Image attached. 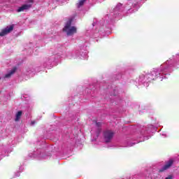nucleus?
I'll return each instance as SVG.
<instances>
[{
  "label": "nucleus",
  "mask_w": 179,
  "mask_h": 179,
  "mask_svg": "<svg viewBox=\"0 0 179 179\" xmlns=\"http://www.w3.org/2000/svg\"><path fill=\"white\" fill-rule=\"evenodd\" d=\"M72 22H73L72 18L69 19L63 28V31L66 33L67 36H73V34H76V33H78V29L76 27H71Z\"/></svg>",
  "instance_id": "obj_1"
},
{
  "label": "nucleus",
  "mask_w": 179,
  "mask_h": 179,
  "mask_svg": "<svg viewBox=\"0 0 179 179\" xmlns=\"http://www.w3.org/2000/svg\"><path fill=\"white\" fill-rule=\"evenodd\" d=\"M13 29H15V24H11L5 29H3L0 32V37H3V36H6V34H9V33L13 31Z\"/></svg>",
  "instance_id": "obj_2"
},
{
  "label": "nucleus",
  "mask_w": 179,
  "mask_h": 179,
  "mask_svg": "<svg viewBox=\"0 0 179 179\" xmlns=\"http://www.w3.org/2000/svg\"><path fill=\"white\" fill-rule=\"evenodd\" d=\"M103 136L105 138V142H106V143H108L109 142L111 141V139H113V138L114 137V132L110 130L106 131L103 133Z\"/></svg>",
  "instance_id": "obj_3"
},
{
  "label": "nucleus",
  "mask_w": 179,
  "mask_h": 179,
  "mask_svg": "<svg viewBox=\"0 0 179 179\" xmlns=\"http://www.w3.org/2000/svg\"><path fill=\"white\" fill-rule=\"evenodd\" d=\"M174 164V160L173 159H169L168 162H166L164 164V166L159 169L158 171L159 173H164L166 170H169L171 166Z\"/></svg>",
  "instance_id": "obj_4"
},
{
  "label": "nucleus",
  "mask_w": 179,
  "mask_h": 179,
  "mask_svg": "<svg viewBox=\"0 0 179 179\" xmlns=\"http://www.w3.org/2000/svg\"><path fill=\"white\" fill-rule=\"evenodd\" d=\"M30 8H31V4H24L17 10V12H24V10H29Z\"/></svg>",
  "instance_id": "obj_5"
},
{
  "label": "nucleus",
  "mask_w": 179,
  "mask_h": 179,
  "mask_svg": "<svg viewBox=\"0 0 179 179\" xmlns=\"http://www.w3.org/2000/svg\"><path fill=\"white\" fill-rule=\"evenodd\" d=\"M16 71H17V68L13 67V69L9 73L5 75L4 78H10V76H12V75H13V73H15Z\"/></svg>",
  "instance_id": "obj_6"
},
{
  "label": "nucleus",
  "mask_w": 179,
  "mask_h": 179,
  "mask_svg": "<svg viewBox=\"0 0 179 179\" xmlns=\"http://www.w3.org/2000/svg\"><path fill=\"white\" fill-rule=\"evenodd\" d=\"M23 114V112L22 110H19L16 114H15V121L17 122L18 121H20V118H22V115Z\"/></svg>",
  "instance_id": "obj_7"
},
{
  "label": "nucleus",
  "mask_w": 179,
  "mask_h": 179,
  "mask_svg": "<svg viewBox=\"0 0 179 179\" xmlns=\"http://www.w3.org/2000/svg\"><path fill=\"white\" fill-rule=\"evenodd\" d=\"M85 2H86V0H79L78 3H76L77 8H82L85 5Z\"/></svg>",
  "instance_id": "obj_8"
},
{
  "label": "nucleus",
  "mask_w": 179,
  "mask_h": 179,
  "mask_svg": "<svg viewBox=\"0 0 179 179\" xmlns=\"http://www.w3.org/2000/svg\"><path fill=\"white\" fill-rule=\"evenodd\" d=\"M97 127H101V122H96Z\"/></svg>",
  "instance_id": "obj_9"
},
{
  "label": "nucleus",
  "mask_w": 179,
  "mask_h": 179,
  "mask_svg": "<svg viewBox=\"0 0 179 179\" xmlns=\"http://www.w3.org/2000/svg\"><path fill=\"white\" fill-rule=\"evenodd\" d=\"M29 2L30 3H33V0H29Z\"/></svg>",
  "instance_id": "obj_10"
},
{
  "label": "nucleus",
  "mask_w": 179,
  "mask_h": 179,
  "mask_svg": "<svg viewBox=\"0 0 179 179\" xmlns=\"http://www.w3.org/2000/svg\"><path fill=\"white\" fill-rule=\"evenodd\" d=\"M31 124L32 125H34L35 122H31Z\"/></svg>",
  "instance_id": "obj_11"
},
{
  "label": "nucleus",
  "mask_w": 179,
  "mask_h": 179,
  "mask_svg": "<svg viewBox=\"0 0 179 179\" xmlns=\"http://www.w3.org/2000/svg\"><path fill=\"white\" fill-rule=\"evenodd\" d=\"M0 80H1V78H0Z\"/></svg>",
  "instance_id": "obj_12"
}]
</instances>
